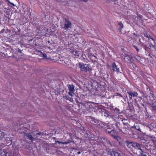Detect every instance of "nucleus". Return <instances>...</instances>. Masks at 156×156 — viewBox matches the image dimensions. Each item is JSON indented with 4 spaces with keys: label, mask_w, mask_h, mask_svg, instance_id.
Returning a JSON list of instances; mask_svg holds the SVG:
<instances>
[{
    "label": "nucleus",
    "mask_w": 156,
    "mask_h": 156,
    "mask_svg": "<svg viewBox=\"0 0 156 156\" xmlns=\"http://www.w3.org/2000/svg\"><path fill=\"white\" fill-rule=\"evenodd\" d=\"M10 8L14 9L13 11H15L17 9V7L13 3L10 2Z\"/></svg>",
    "instance_id": "9"
},
{
    "label": "nucleus",
    "mask_w": 156,
    "mask_h": 156,
    "mask_svg": "<svg viewBox=\"0 0 156 156\" xmlns=\"http://www.w3.org/2000/svg\"><path fill=\"white\" fill-rule=\"evenodd\" d=\"M63 26L62 28L65 30H67L71 28L72 23L67 18H65L63 22Z\"/></svg>",
    "instance_id": "2"
},
{
    "label": "nucleus",
    "mask_w": 156,
    "mask_h": 156,
    "mask_svg": "<svg viewBox=\"0 0 156 156\" xmlns=\"http://www.w3.org/2000/svg\"><path fill=\"white\" fill-rule=\"evenodd\" d=\"M151 139L153 141H155L156 140V139L155 138V137L153 136H152L151 137Z\"/></svg>",
    "instance_id": "24"
},
{
    "label": "nucleus",
    "mask_w": 156,
    "mask_h": 156,
    "mask_svg": "<svg viewBox=\"0 0 156 156\" xmlns=\"http://www.w3.org/2000/svg\"><path fill=\"white\" fill-rule=\"evenodd\" d=\"M63 98L66 99L67 100L71 102L73 101V98H72L69 97L68 96L66 95L65 96H64Z\"/></svg>",
    "instance_id": "10"
},
{
    "label": "nucleus",
    "mask_w": 156,
    "mask_h": 156,
    "mask_svg": "<svg viewBox=\"0 0 156 156\" xmlns=\"http://www.w3.org/2000/svg\"><path fill=\"white\" fill-rule=\"evenodd\" d=\"M69 135H70V137H71V136L72 135V134H71V133H69Z\"/></svg>",
    "instance_id": "36"
},
{
    "label": "nucleus",
    "mask_w": 156,
    "mask_h": 156,
    "mask_svg": "<svg viewBox=\"0 0 156 156\" xmlns=\"http://www.w3.org/2000/svg\"><path fill=\"white\" fill-rule=\"evenodd\" d=\"M153 110L154 111H156V105H155L152 108Z\"/></svg>",
    "instance_id": "26"
},
{
    "label": "nucleus",
    "mask_w": 156,
    "mask_h": 156,
    "mask_svg": "<svg viewBox=\"0 0 156 156\" xmlns=\"http://www.w3.org/2000/svg\"><path fill=\"white\" fill-rule=\"evenodd\" d=\"M132 146L133 147H135V148H136V146L138 145V143H133V142L132 144Z\"/></svg>",
    "instance_id": "22"
},
{
    "label": "nucleus",
    "mask_w": 156,
    "mask_h": 156,
    "mask_svg": "<svg viewBox=\"0 0 156 156\" xmlns=\"http://www.w3.org/2000/svg\"><path fill=\"white\" fill-rule=\"evenodd\" d=\"M68 87L69 91H74L75 89L74 86L73 85L68 84L67 85Z\"/></svg>",
    "instance_id": "7"
},
{
    "label": "nucleus",
    "mask_w": 156,
    "mask_h": 156,
    "mask_svg": "<svg viewBox=\"0 0 156 156\" xmlns=\"http://www.w3.org/2000/svg\"><path fill=\"white\" fill-rule=\"evenodd\" d=\"M39 52H40L41 55H42V56L44 58H47V55L46 54L43 52H41V51H40Z\"/></svg>",
    "instance_id": "15"
},
{
    "label": "nucleus",
    "mask_w": 156,
    "mask_h": 156,
    "mask_svg": "<svg viewBox=\"0 0 156 156\" xmlns=\"http://www.w3.org/2000/svg\"><path fill=\"white\" fill-rule=\"evenodd\" d=\"M114 133V130H112L110 132H109V133H110L111 134L112 133Z\"/></svg>",
    "instance_id": "29"
},
{
    "label": "nucleus",
    "mask_w": 156,
    "mask_h": 156,
    "mask_svg": "<svg viewBox=\"0 0 156 156\" xmlns=\"http://www.w3.org/2000/svg\"><path fill=\"white\" fill-rule=\"evenodd\" d=\"M110 154L112 156H121V155L118 152L114 151H111Z\"/></svg>",
    "instance_id": "8"
},
{
    "label": "nucleus",
    "mask_w": 156,
    "mask_h": 156,
    "mask_svg": "<svg viewBox=\"0 0 156 156\" xmlns=\"http://www.w3.org/2000/svg\"><path fill=\"white\" fill-rule=\"evenodd\" d=\"M41 133L40 132H39L38 133H36V134L37 135H41Z\"/></svg>",
    "instance_id": "30"
},
{
    "label": "nucleus",
    "mask_w": 156,
    "mask_h": 156,
    "mask_svg": "<svg viewBox=\"0 0 156 156\" xmlns=\"http://www.w3.org/2000/svg\"><path fill=\"white\" fill-rule=\"evenodd\" d=\"M120 96H121V97H122V95H120Z\"/></svg>",
    "instance_id": "41"
},
{
    "label": "nucleus",
    "mask_w": 156,
    "mask_h": 156,
    "mask_svg": "<svg viewBox=\"0 0 156 156\" xmlns=\"http://www.w3.org/2000/svg\"><path fill=\"white\" fill-rule=\"evenodd\" d=\"M130 3L131 4H134V2L133 1H131V2H130Z\"/></svg>",
    "instance_id": "33"
},
{
    "label": "nucleus",
    "mask_w": 156,
    "mask_h": 156,
    "mask_svg": "<svg viewBox=\"0 0 156 156\" xmlns=\"http://www.w3.org/2000/svg\"><path fill=\"white\" fill-rule=\"evenodd\" d=\"M74 91H69L68 92V94L69 95L72 97L74 94Z\"/></svg>",
    "instance_id": "20"
},
{
    "label": "nucleus",
    "mask_w": 156,
    "mask_h": 156,
    "mask_svg": "<svg viewBox=\"0 0 156 156\" xmlns=\"http://www.w3.org/2000/svg\"><path fill=\"white\" fill-rule=\"evenodd\" d=\"M122 56L126 62L130 61L132 59V57L131 55L125 53L122 54Z\"/></svg>",
    "instance_id": "3"
},
{
    "label": "nucleus",
    "mask_w": 156,
    "mask_h": 156,
    "mask_svg": "<svg viewBox=\"0 0 156 156\" xmlns=\"http://www.w3.org/2000/svg\"><path fill=\"white\" fill-rule=\"evenodd\" d=\"M8 3H10V2L8 0Z\"/></svg>",
    "instance_id": "39"
},
{
    "label": "nucleus",
    "mask_w": 156,
    "mask_h": 156,
    "mask_svg": "<svg viewBox=\"0 0 156 156\" xmlns=\"http://www.w3.org/2000/svg\"><path fill=\"white\" fill-rule=\"evenodd\" d=\"M108 1H111L112 2H114L115 4H118V1L117 0H107Z\"/></svg>",
    "instance_id": "19"
},
{
    "label": "nucleus",
    "mask_w": 156,
    "mask_h": 156,
    "mask_svg": "<svg viewBox=\"0 0 156 156\" xmlns=\"http://www.w3.org/2000/svg\"><path fill=\"white\" fill-rule=\"evenodd\" d=\"M62 144H68L67 141L65 142H63Z\"/></svg>",
    "instance_id": "31"
},
{
    "label": "nucleus",
    "mask_w": 156,
    "mask_h": 156,
    "mask_svg": "<svg viewBox=\"0 0 156 156\" xmlns=\"http://www.w3.org/2000/svg\"><path fill=\"white\" fill-rule=\"evenodd\" d=\"M117 137H116V136L114 137V138H117Z\"/></svg>",
    "instance_id": "37"
},
{
    "label": "nucleus",
    "mask_w": 156,
    "mask_h": 156,
    "mask_svg": "<svg viewBox=\"0 0 156 156\" xmlns=\"http://www.w3.org/2000/svg\"><path fill=\"white\" fill-rule=\"evenodd\" d=\"M142 146L141 144L138 143V145L136 146L135 148H137L138 150H140L142 153H143V151L141 149V147Z\"/></svg>",
    "instance_id": "12"
},
{
    "label": "nucleus",
    "mask_w": 156,
    "mask_h": 156,
    "mask_svg": "<svg viewBox=\"0 0 156 156\" xmlns=\"http://www.w3.org/2000/svg\"><path fill=\"white\" fill-rule=\"evenodd\" d=\"M91 59L92 60V62L94 63L96 62V59H97L96 57L94 55L90 56Z\"/></svg>",
    "instance_id": "11"
},
{
    "label": "nucleus",
    "mask_w": 156,
    "mask_h": 156,
    "mask_svg": "<svg viewBox=\"0 0 156 156\" xmlns=\"http://www.w3.org/2000/svg\"><path fill=\"white\" fill-rule=\"evenodd\" d=\"M13 13L11 12V15H12V14H13Z\"/></svg>",
    "instance_id": "40"
},
{
    "label": "nucleus",
    "mask_w": 156,
    "mask_h": 156,
    "mask_svg": "<svg viewBox=\"0 0 156 156\" xmlns=\"http://www.w3.org/2000/svg\"><path fill=\"white\" fill-rule=\"evenodd\" d=\"M135 127L136 129L138 130L140 132L141 131V130L140 129V127L139 126H138V125L135 126Z\"/></svg>",
    "instance_id": "21"
},
{
    "label": "nucleus",
    "mask_w": 156,
    "mask_h": 156,
    "mask_svg": "<svg viewBox=\"0 0 156 156\" xmlns=\"http://www.w3.org/2000/svg\"><path fill=\"white\" fill-rule=\"evenodd\" d=\"M75 54H77V52H76H76H75Z\"/></svg>",
    "instance_id": "38"
},
{
    "label": "nucleus",
    "mask_w": 156,
    "mask_h": 156,
    "mask_svg": "<svg viewBox=\"0 0 156 156\" xmlns=\"http://www.w3.org/2000/svg\"><path fill=\"white\" fill-rule=\"evenodd\" d=\"M67 141L68 144H70L72 142H73V143H74V141H71V140H68Z\"/></svg>",
    "instance_id": "25"
},
{
    "label": "nucleus",
    "mask_w": 156,
    "mask_h": 156,
    "mask_svg": "<svg viewBox=\"0 0 156 156\" xmlns=\"http://www.w3.org/2000/svg\"><path fill=\"white\" fill-rule=\"evenodd\" d=\"M132 142H129V141H126V145L129 147H130L131 146H132Z\"/></svg>",
    "instance_id": "14"
},
{
    "label": "nucleus",
    "mask_w": 156,
    "mask_h": 156,
    "mask_svg": "<svg viewBox=\"0 0 156 156\" xmlns=\"http://www.w3.org/2000/svg\"><path fill=\"white\" fill-rule=\"evenodd\" d=\"M92 122L94 124L96 125L99 122V121L98 120L94 119L92 120Z\"/></svg>",
    "instance_id": "18"
},
{
    "label": "nucleus",
    "mask_w": 156,
    "mask_h": 156,
    "mask_svg": "<svg viewBox=\"0 0 156 156\" xmlns=\"http://www.w3.org/2000/svg\"><path fill=\"white\" fill-rule=\"evenodd\" d=\"M152 42L153 43V44L152 43L150 44L149 45L150 48H154V47L155 46V44L154 41H154H151V43H152Z\"/></svg>",
    "instance_id": "13"
},
{
    "label": "nucleus",
    "mask_w": 156,
    "mask_h": 156,
    "mask_svg": "<svg viewBox=\"0 0 156 156\" xmlns=\"http://www.w3.org/2000/svg\"><path fill=\"white\" fill-rule=\"evenodd\" d=\"M118 24L120 26V30H121L122 29L123 27V24L121 22H119L118 23Z\"/></svg>",
    "instance_id": "16"
},
{
    "label": "nucleus",
    "mask_w": 156,
    "mask_h": 156,
    "mask_svg": "<svg viewBox=\"0 0 156 156\" xmlns=\"http://www.w3.org/2000/svg\"><path fill=\"white\" fill-rule=\"evenodd\" d=\"M142 153L141 152H140V153L141 154H142V156H146V155H144V154H142Z\"/></svg>",
    "instance_id": "32"
},
{
    "label": "nucleus",
    "mask_w": 156,
    "mask_h": 156,
    "mask_svg": "<svg viewBox=\"0 0 156 156\" xmlns=\"http://www.w3.org/2000/svg\"><path fill=\"white\" fill-rule=\"evenodd\" d=\"M26 136L30 140H34V138L32 137L31 134L30 133H26Z\"/></svg>",
    "instance_id": "6"
},
{
    "label": "nucleus",
    "mask_w": 156,
    "mask_h": 156,
    "mask_svg": "<svg viewBox=\"0 0 156 156\" xmlns=\"http://www.w3.org/2000/svg\"><path fill=\"white\" fill-rule=\"evenodd\" d=\"M146 37L148 38V39L150 40L151 39V41H154V39L151 37L149 35H147H147H146Z\"/></svg>",
    "instance_id": "17"
},
{
    "label": "nucleus",
    "mask_w": 156,
    "mask_h": 156,
    "mask_svg": "<svg viewBox=\"0 0 156 156\" xmlns=\"http://www.w3.org/2000/svg\"><path fill=\"white\" fill-rule=\"evenodd\" d=\"M55 142L56 143H58V144H62V143H63L62 142H61V141H56Z\"/></svg>",
    "instance_id": "27"
},
{
    "label": "nucleus",
    "mask_w": 156,
    "mask_h": 156,
    "mask_svg": "<svg viewBox=\"0 0 156 156\" xmlns=\"http://www.w3.org/2000/svg\"><path fill=\"white\" fill-rule=\"evenodd\" d=\"M133 47L136 50L137 52H138L139 51V49L138 48L137 46H135V45H133Z\"/></svg>",
    "instance_id": "23"
},
{
    "label": "nucleus",
    "mask_w": 156,
    "mask_h": 156,
    "mask_svg": "<svg viewBox=\"0 0 156 156\" xmlns=\"http://www.w3.org/2000/svg\"><path fill=\"white\" fill-rule=\"evenodd\" d=\"M109 144L111 146H112V144H111V142H109Z\"/></svg>",
    "instance_id": "34"
},
{
    "label": "nucleus",
    "mask_w": 156,
    "mask_h": 156,
    "mask_svg": "<svg viewBox=\"0 0 156 156\" xmlns=\"http://www.w3.org/2000/svg\"><path fill=\"white\" fill-rule=\"evenodd\" d=\"M79 65L81 71L90 73L92 70V67L89 64H84L82 63H79Z\"/></svg>",
    "instance_id": "1"
},
{
    "label": "nucleus",
    "mask_w": 156,
    "mask_h": 156,
    "mask_svg": "<svg viewBox=\"0 0 156 156\" xmlns=\"http://www.w3.org/2000/svg\"><path fill=\"white\" fill-rule=\"evenodd\" d=\"M127 93L129 96V98L130 100H132L133 97H137L138 95V93L136 92H128Z\"/></svg>",
    "instance_id": "4"
},
{
    "label": "nucleus",
    "mask_w": 156,
    "mask_h": 156,
    "mask_svg": "<svg viewBox=\"0 0 156 156\" xmlns=\"http://www.w3.org/2000/svg\"><path fill=\"white\" fill-rule=\"evenodd\" d=\"M80 153H81V152L80 151H79L77 152V154H80Z\"/></svg>",
    "instance_id": "35"
},
{
    "label": "nucleus",
    "mask_w": 156,
    "mask_h": 156,
    "mask_svg": "<svg viewBox=\"0 0 156 156\" xmlns=\"http://www.w3.org/2000/svg\"><path fill=\"white\" fill-rule=\"evenodd\" d=\"M112 69L114 71H116L118 72H120V69L117 65H116L115 63H114L112 65Z\"/></svg>",
    "instance_id": "5"
},
{
    "label": "nucleus",
    "mask_w": 156,
    "mask_h": 156,
    "mask_svg": "<svg viewBox=\"0 0 156 156\" xmlns=\"http://www.w3.org/2000/svg\"><path fill=\"white\" fill-rule=\"evenodd\" d=\"M150 105H151V107H152V108H153V107H154V104H150Z\"/></svg>",
    "instance_id": "28"
}]
</instances>
